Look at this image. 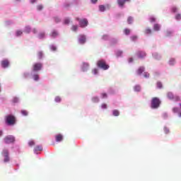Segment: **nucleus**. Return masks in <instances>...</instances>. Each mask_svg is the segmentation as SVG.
I'll return each instance as SVG.
<instances>
[{"mask_svg": "<svg viewBox=\"0 0 181 181\" xmlns=\"http://www.w3.org/2000/svg\"><path fill=\"white\" fill-rule=\"evenodd\" d=\"M97 66L103 70H108L110 65L107 64V62L104 59H100L97 62Z\"/></svg>", "mask_w": 181, "mask_h": 181, "instance_id": "nucleus-1", "label": "nucleus"}, {"mask_svg": "<svg viewBox=\"0 0 181 181\" xmlns=\"http://www.w3.org/2000/svg\"><path fill=\"white\" fill-rule=\"evenodd\" d=\"M6 122L7 125H15L16 124V117L13 115L6 116Z\"/></svg>", "mask_w": 181, "mask_h": 181, "instance_id": "nucleus-2", "label": "nucleus"}, {"mask_svg": "<svg viewBox=\"0 0 181 181\" xmlns=\"http://www.w3.org/2000/svg\"><path fill=\"white\" fill-rule=\"evenodd\" d=\"M160 105V100L159 98H153L151 100V108L156 110V108H159Z\"/></svg>", "mask_w": 181, "mask_h": 181, "instance_id": "nucleus-3", "label": "nucleus"}, {"mask_svg": "<svg viewBox=\"0 0 181 181\" xmlns=\"http://www.w3.org/2000/svg\"><path fill=\"white\" fill-rule=\"evenodd\" d=\"M167 97L168 98H169V100H173V101L175 102L180 101V97H179L178 95L174 96L172 92H168L167 93Z\"/></svg>", "mask_w": 181, "mask_h": 181, "instance_id": "nucleus-4", "label": "nucleus"}, {"mask_svg": "<svg viewBox=\"0 0 181 181\" xmlns=\"http://www.w3.org/2000/svg\"><path fill=\"white\" fill-rule=\"evenodd\" d=\"M76 20L79 21V25L81 26V28H86V26L88 25V21H87V18L80 20V18H76Z\"/></svg>", "mask_w": 181, "mask_h": 181, "instance_id": "nucleus-5", "label": "nucleus"}, {"mask_svg": "<svg viewBox=\"0 0 181 181\" xmlns=\"http://www.w3.org/2000/svg\"><path fill=\"white\" fill-rule=\"evenodd\" d=\"M42 67H43V64L40 62L35 63L33 65V71H40V70H42Z\"/></svg>", "mask_w": 181, "mask_h": 181, "instance_id": "nucleus-6", "label": "nucleus"}, {"mask_svg": "<svg viewBox=\"0 0 181 181\" xmlns=\"http://www.w3.org/2000/svg\"><path fill=\"white\" fill-rule=\"evenodd\" d=\"M15 141V137L11 135H8L4 138L5 144H13Z\"/></svg>", "mask_w": 181, "mask_h": 181, "instance_id": "nucleus-7", "label": "nucleus"}, {"mask_svg": "<svg viewBox=\"0 0 181 181\" xmlns=\"http://www.w3.org/2000/svg\"><path fill=\"white\" fill-rule=\"evenodd\" d=\"M3 156L4 157V162H9V151L7 149L3 150Z\"/></svg>", "mask_w": 181, "mask_h": 181, "instance_id": "nucleus-8", "label": "nucleus"}, {"mask_svg": "<svg viewBox=\"0 0 181 181\" xmlns=\"http://www.w3.org/2000/svg\"><path fill=\"white\" fill-rule=\"evenodd\" d=\"M136 54L139 59H144V57H146V52L143 51L137 52Z\"/></svg>", "mask_w": 181, "mask_h": 181, "instance_id": "nucleus-9", "label": "nucleus"}, {"mask_svg": "<svg viewBox=\"0 0 181 181\" xmlns=\"http://www.w3.org/2000/svg\"><path fill=\"white\" fill-rule=\"evenodd\" d=\"M86 35H79L78 42L81 45H84V43L86 42Z\"/></svg>", "mask_w": 181, "mask_h": 181, "instance_id": "nucleus-10", "label": "nucleus"}, {"mask_svg": "<svg viewBox=\"0 0 181 181\" xmlns=\"http://www.w3.org/2000/svg\"><path fill=\"white\" fill-rule=\"evenodd\" d=\"M131 0H117V4L121 8H124V5H125V2H129Z\"/></svg>", "mask_w": 181, "mask_h": 181, "instance_id": "nucleus-11", "label": "nucleus"}, {"mask_svg": "<svg viewBox=\"0 0 181 181\" xmlns=\"http://www.w3.org/2000/svg\"><path fill=\"white\" fill-rule=\"evenodd\" d=\"M9 66V61L8 59H4L1 61V66L4 69H6V67H8Z\"/></svg>", "mask_w": 181, "mask_h": 181, "instance_id": "nucleus-12", "label": "nucleus"}, {"mask_svg": "<svg viewBox=\"0 0 181 181\" xmlns=\"http://www.w3.org/2000/svg\"><path fill=\"white\" fill-rule=\"evenodd\" d=\"M51 37H57L59 36V32L57 30H54L50 34Z\"/></svg>", "mask_w": 181, "mask_h": 181, "instance_id": "nucleus-13", "label": "nucleus"}, {"mask_svg": "<svg viewBox=\"0 0 181 181\" xmlns=\"http://www.w3.org/2000/svg\"><path fill=\"white\" fill-rule=\"evenodd\" d=\"M56 141L57 142H62L63 141V135L62 134H57L56 136Z\"/></svg>", "mask_w": 181, "mask_h": 181, "instance_id": "nucleus-14", "label": "nucleus"}, {"mask_svg": "<svg viewBox=\"0 0 181 181\" xmlns=\"http://www.w3.org/2000/svg\"><path fill=\"white\" fill-rule=\"evenodd\" d=\"M46 36V33L45 32H40L39 33L37 37L38 39H45Z\"/></svg>", "mask_w": 181, "mask_h": 181, "instance_id": "nucleus-15", "label": "nucleus"}, {"mask_svg": "<svg viewBox=\"0 0 181 181\" xmlns=\"http://www.w3.org/2000/svg\"><path fill=\"white\" fill-rule=\"evenodd\" d=\"M143 71H145V67L140 66L137 70V74L141 75Z\"/></svg>", "mask_w": 181, "mask_h": 181, "instance_id": "nucleus-16", "label": "nucleus"}, {"mask_svg": "<svg viewBox=\"0 0 181 181\" xmlns=\"http://www.w3.org/2000/svg\"><path fill=\"white\" fill-rule=\"evenodd\" d=\"M153 30H156V32L160 30V25L159 24H154Z\"/></svg>", "mask_w": 181, "mask_h": 181, "instance_id": "nucleus-17", "label": "nucleus"}, {"mask_svg": "<svg viewBox=\"0 0 181 181\" xmlns=\"http://www.w3.org/2000/svg\"><path fill=\"white\" fill-rule=\"evenodd\" d=\"M35 152H37L39 151H43V148L41 146H37L34 148Z\"/></svg>", "mask_w": 181, "mask_h": 181, "instance_id": "nucleus-18", "label": "nucleus"}, {"mask_svg": "<svg viewBox=\"0 0 181 181\" xmlns=\"http://www.w3.org/2000/svg\"><path fill=\"white\" fill-rule=\"evenodd\" d=\"M30 30H32V29L30 28V26H25L24 32L25 33H30Z\"/></svg>", "mask_w": 181, "mask_h": 181, "instance_id": "nucleus-19", "label": "nucleus"}, {"mask_svg": "<svg viewBox=\"0 0 181 181\" xmlns=\"http://www.w3.org/2000/svg\"><path fill=\"white\" fill-rule=\"evenodd\" d=\"M134 91H137V92L141 91V86H139V85L135 86L134 88Z\"/></svg>", "mask_w": 181, "mask_h": 181, "instance_id": "nucleus-20", "label": "nucleus"}, {"mask_svg": "<svg viewBox=\"0 0 181 181\" xmlns=\"http://www.w3.org/2000/svg\"><path fill=\"white\" fill-rule=\"evenodd\" d=\"M114 117H118L119 115V111L115 110L112 112Z\"/></svg>", "mask_w": 181, "mask_h": 181, "instance_id": "nucleus-21", "label": "nucleus"}, {"mask_svg": "<svg viewBox=\"0 0 181 181\" xmlns=\"http://www.w3.org/2000/svg\"><path fill=\"white\" fill-rule=\"evenodd\" d=\"M99 11H100V12H104V11H105V6L104 5L99 6Z\"/></svg>", "mask_w": 181, "mask_h": 181, "instance_id": "nucleus-22", "label": "nucleus"}, {"mask_svg": "<svg viewBox=\"0 0 181 181\" xmlns=\"http://www.w3.org/2000/svg\"><path fill=\"white\" fill-rule=\"evenodd\" d=\"M127 22H128L129 25H131V23H132V22H134V18L132 16L129 17L127 18Z\"/></svg>", "mask_w": 181, "mask_h": 181, "instance_id": "nucleus-23", "label": "nucleus"}, {"mask_svg": "<svg viewBox=\"0 0 181 181\" xmlns=\"http://www.w3.org/2000/svg\"><path fill=\"white\" fill-rule=\"evenodd\" d=\"M23 32H22V30H17L16 33V36H22Z\"/></svg>", "mask_w": 181, "mask_h": 181, "instance_id": "nucleus-24", "label": "nucleus"}, {"mask_svg": "<svg viewBox=\"0 0 181 181\" xmlns=\"http://www.w3.org/2000/svg\"><path fill=\"white\" fill-rule=\"evenodd\" d=\"M37 57L38 59H42V57H43V52L42 51L38 52Z\"/></svg>", "mask_w": 181, "mask_h": 181, "instance_id": "nucleus-25", "label": "nucleus"}, {"mask_svg": "<svg viewBox=\"0 0 181 181\" xmlns=\"http://www.w3.org/2000/svg\"><path fill=\"white\" fill-rule=\"evenodd\" d=\"M145 33H146V35H150V33H152V30L147 28L145 30Z\"/></svg>", "mask_w": 181, "mask_h": 181, "instance_id": "nucleus-26", "label": "nucleus"}, {"mask_svg": "<svg viewBox=\"0 0 181 181\" xmlns=\"http://www.w3.org/2000/svg\"><path fill=\"white\" fill-rule=\"evenodd\" d=\"M124 33L126 35H129V33H131V30L128 29V28H125L124 30Z\"/></svg>", "mask_w": 181, "mask_h": 181, "instance_id": "nucleus-27", "label": "nucleus"}, {"mask_svg": "<svg viewBox=\"0 0 181 181\" xmlns=\"http://www.w3.org/2000/svg\"><path fill=\"white\" fill-rule=\"evenodd\" d=\"M77 29H78V27L77 25H72L71 30L74 32H77Z\"/></svg>", "mask_w": 181, "mask_h": 181, "instance_id": "nucleus-28", "label": "nucleus"}, {"mask_svg": "<svg viewBox=\"0 0 181 181\" xmlns=\"http://www.w3.org/2000/svg\"><path fill=\"white\" fill-rule=\"evenodd\" d=\"M92 100L93 103H98L100 101V98H98V97H94Z\"/></svg>", "mask_w": 181, "mask_h": 181, "instance_id": "nucleus-29", "label": "nucleus"}, {"mask_svg": "<svg viewBox=\"0 0 181 181\" xmlns=\"http://www.w3.org/2000/svg\"><path fill=\"white\" fill-rule=\"evenodd\" d=\"M33 78L35 80V81H37L39 80V75L35 74V75H33Z\"/></svg>", "mask_w": 181, "mask_h": 181, "instance_id": "nucleus-30", "label": "nucleus"}, {"mask_svg": "<svg viewBox=\"0 0 181 181\" xmlns=\"http://www.w3.org/2000/svg\"><path fill=\"white\" fill-rule=\"evenodd\" d=\"M43 9V5L40 4L37 6V11H42Z\"/></svg>", "mask_w": 181, "mask_h": 181, "instance_id": "nucleus-31", "label": "nucleus"}, {"mask_svg": "<svg viewBox=\"0 0 181 181\" xmlns=\"http://www.w3.org/2000/svg\"><path fill=\"white\" fill-rule=\"evenodd\" d=\"M92 73H93V74H98V69H96V68H95V69H93V70H92Z\"/></svg>", "mask_w": 181, "mask_h": 181, "instance_id": "nucleus-32", "label": "nucleus"}, {"mask_svg": "<svg viewBox=\"0 0 181 181\" xmlns=\"http://www.w3.org/2000/svg\"><path fill=\"white\" fill-rule=\"evenodd\" d=\"M21 114L22 115H24V117H27L28 113L26 110H21Z\"/></svg>", "mask_w": 181, "mask_h": 181, "instance_id": "nucleus-33", "label": "nucleus"}, {"mask_svg": "<svg viewBox=\"0 0 181 181\" xmlns=\"http://www.w3.org/2000/svg\"><path fill=\"white\" fill-rule=\"evenodd\" d=\"M154 57L156 60H160V55L158 54H154Z\"/></svg>", "mask_w": 181, "mask_h": 181, "instance_id": "nucleus-34", "label": "nucleus"}, {"mask_svg": "<svg viewBox=\"0 0 181 181\" xmlns=\"http://www.w3.org/2000/svg\"><path fill=\"white\" fill-rule=\"evenodd\" d=\"M175 19H177V21H180L181 19V14L178 13L175 16Z\"/></svg>", "mask_w": 181, "mask_h": 181, "instance_id": "nucleus-35", "label": "nucleus"}, {"mask_svg": "<svg viewBox=\"0 0 181 181\" xmlns=\"http://www.w3.org/2000/svg\"><path fill=\"white\" fill-rule=\"evenodd\" d=\"M64 25H69L70 23V20L69 18H66L64 21Z\"/></svg>", "mask_w": 181, "mask_h": 181, "instance_id": "nucleus-36", "label": "nucleus"}, {"mask_svg": "<svg viewBox=\"0 0 181 181\" xmlns=\"http://www.w3.org/2000/svg\"><path fill=\"white\" fill-rule=\"evenodd\" d=\"M136 39H138V37L136 35H133L131 37V40H132V42H135Z\"/></svg>", "mask_w": 181, "mask_h": 181, "instance_id": "nucleus-37", "label": "nucleus"}, {"mask_svg": "<svg viewBox=\"0 0 181 181\" xmlns=\"http://www.w3.org/2000/svg\"><path fill=\"white\" fill-rule=\"evenodd\" d=\"M50 49H51V50H52V52H56V50H57V48L54 45H52L50 47Z\"/></svg>", "mask_w": 181, "mask_h": 181, "instance_id": "nucleus-38", "label": "nucleus"}, {"mask_svg": "<svg viewBox=\"0 0 181 181\" xmlns=\"http://www.w3.org/2000/svg\"><path fill=\"white\" fill-rule=\"evenodd\" d=\"M169 63H170V64L171 66H173V64H175V61L174 59H171L170 60Z\"/></svg>", "mask_w": 181, "mask_h": 181, "instance_id": "nucleus-39", "label": "nucleus"}, {"mask_svg": "<svg viewBox=\"0 0 181 181\" xmlns=\"http://www.w3.org/2000/svg\"><path fill=\"white\" fill-rule=\"evenodd\" d=\"M55 101H56V103H60V101H62V98H60V97H59V96H57L55 98Z\"/></svg>", "mask_w": 181, "mask_h": 181, "instance_id": "nucleus-40", "label": "nucleus"}, {"mask_svg": "<svg viewBox=\"0 0 181 181\" xmlns=\"http://www.w3.org/2000/svg\"><path fill=\"white\" fill-rule=\"evenodd\" d=\"M101 108H103V110H107V104L103 103L101 105Z\"/></svg>", "mask_w": 181, "mask_h": 181, "instance_id": "nucleus-41", "label": "nucleus"}, {"mask_svg": "<svg viewBox=\"0 0 181 181\" xmlns=\"http://www.w3.org/2000/svg\"><path fill=\"white\" fill-rule=\"evenodd\" d=\"M157 87L158 88H162V83L157 82Z\"/></svg>", "mask_w": 181, "mask_h": 181, "instance_id": "nucleus-42", "label": "nucleus"}, {"mask_svg": "<svg viewBox=\"0 0 181 181\" xmlns=\"http://www.w3.org/2000/svg\"><path fill=\"white\" fill-rule=\"evenodd\" d=\"M28 145L29 146H33V145H35V141H29Z\"/></svg>", "mask_w": 181, "mask_h": 181, "instance_id": "nucleus-43", "label": "nucleus"}, {"mask_svg": "<svg viewBox=\"0 0 181 181\" xmlns=\"http://www.w3.org/2000/svg\"><path fill=\"white\" fill-rule=\"evenodd\" d=\"M172 12H173L174 13L177 12V8L176 7H173L172 8Z\"/></svg>", "mask_w": 181, "mask_h": 181, "instance_id": "nucleus-44", "label": "nucleus"}, {"mask_svg": "<svg viewBox=\"0 0 181 181\" xmlns=\"http://www.w3.org/2000/svg\"><path fill=\"white\" fill-rule=\"evenodd\" d=\"M54 21L56 22V23H59V22H60V18H59L58 17H55Z\"/></svg>", "mask_w": 181, "mask_h": 181, "instance_id": "nucleus-45", "label": "nucleus"}, {"mask_svg": "<svg viewBox=\"0 0 181 181\" xmlns=\"http://www.w3.org/2000/svg\"><path fill=\"white\" fill-rule=\"evenodd\" d=\"M173 112H179V108H177V107H174V108L173 109Z\"/></svg>", "mask_w": 181, "mask_h": 181, "instance_id": "nucleus-46", "label": "nucleus"}, {"mask_svg": "<svg viewBox=\"0 0 181 181\" xmlns=\"http://www.w3.org/2000/svg\"><path fill=\"white\" fill-rule=\"evenodd\" d=\"M164 132L165 134H169V129H168V127H164Z\"/></svg>", "mask_w": 181, "mask_h": 181, "instance_id": "nucleus-47", "label": "nucleus"}, {"mask_svg": "<svg viewBox=\"0 0 181 181\" xmlns=\"http://www.w3.org/2000/svg\"><path fill=\"white\" fill-rule=\"evenodd\" d=\"M101 95H102L103 98H107V93H102Z\"/></svg>", "mask_w": 181, "mask_h": 181, "instance_id": "nucleus-48", "label": "nucleus"}, {"mask_svg": "<svg viewBox=\"0 0 181 181\" xmlns=\"http://www.w3.org/2000/svg\"><path fill=\"white\" fill-rule=\"evenodd\" d=\"M122 54V51H117V57H119V56H121Z\"/></svg>", "mask_w": 181, "mask_h": 181, "instance_id": "nucleus-49", "label": "nucleus"}, {"mask_svg": "<svg viewBox=\"0 0 181 181\" xmlns=\"http://www.w3.org/2000/svg\"><path fill=\"white\" fill-rule=\"evenodd\" d=\"M144 76L146 78H148L149 77V74L146 72V73H144Z\"/></svg>", "mask_w": 181, "mask_h": 181, "instance_id": "nucleus-50", "label": "nucleus"}, {"mask_svg": "<svg viewBox=\"0 0 181 181\" xmlns=\"http://www.w3.org/2000/svg\"><path fill=\"white\" fill-rule=\"evenodd\" d=\"M155 21H156V18L151 17V18H150V21H151V22H155Z\"/></svg>", "mask_w": 181, "mask_h": 181, "instance_id": "nucleus-51", "label": "nucleus"}, {"mask_svg": "<svg viewBox=\"0 0 181 181\" xmlns=\"http://www.w3.org/2000/svg\"><path fill=\"white\" fill-rule=\"evenodd\" d=\"M18 98H14L13 99V103H18Z\"/></svg>", "mask_w": 181, "mask_h": 181, "instance_id": "nucleus-52", "label": "nucleus"}, {"mask_svg": "<svg viewBox=\"0 0 181 181\" xmlns=\"http://www.w3.org/2000/svg\"><path fill=\"white\" fill-rule=\"evenodd\" d=\"M33 33H34L35 35V33H37V29L34 28V29L33 30Z\"/></svg>", "mask_w": 181, "mask_h": 181, "instance_id": "nucleus-53", "label": "nucleus"}, {"mask_svg": "<svg viewBox=\"0 0 181 181\" xmlns=\"http://www.w3.org/2000/svg\"><path fill=\"white\" fill-rule=\"evenodd\" d=\"M132 62H134V58H129V63H132Z\"/></svg>", "mask_w": 181, "mask_h": 181, "instance_id": "nucleus-54", "label": "nucleus"}, {"mask_svg": "<svg viewBox=\"0 0 181 181\" xmlns=\"http://www.w3.org/2000/svg\"><path fill=\"white\" fill-rule=\"evenodd\" d=\"M93 4H97L98 0H90Z\"/></svg>", "mask_w": 181, "mask_h": 181, "instance_id": "nucleus-55", "label": "nucleus"}, {"mask_svg": "<svg viewBox=\"0 0 181 181\" xmlns=\"http://www.w3.org/2000/svg\"><path fill=\"white\" fill-rule=\"evenodd\" d=\"M35 2H36V0H30L31 4H35Z\"/></svg>", "mask_w": 181, "mask_h": 181, "instance_id": "nucleus-56", "label": "nucleus"}, {"mask_svg": "<svg viewBox=\"0 0 181 181\" xmlns=\"http://www.w3.org/2000/svg\"><path fill=\"white\" fill-rule=\"evenodd\" d=\"M3 134H4V132L2 131H0V136H2Z\"/></svg>", "mask_w": 181, "mask_h": 181, "instance_id": "nucleus-57", "label": "nucleus"}, {"mask_svg": "<svg viewBox=\"0 0 181 181\" xmlns=\"http://www.w3.org/2000/svg\"><path fill=\"white\" fill-rule=\"evenodd\" d=\"M84 66H86V67H88V64H85Z\"/></svg>", "mask_w": 181, "mask_h": 181, "instance_id": "nucleus-58", "label": "nucleus"}, {"mask_svg": "<svg viewBox=\"0 0 181 181\" xmlns=\"http://www.w3.org/2000/svg\"><path fill=\"white\" fill-rule=\"evenodd\" d=\"M83 71H86V69H83Z\"/></svg>", "mask_w": 181, "mask_h": 181, "instance_id": "nucleus-59", "label": "nucleus"}]
</instances>
